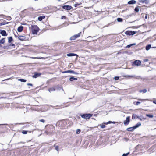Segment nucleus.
I'll use <instances>...</instances> for the list:
<instances>
[{
	"label": "nucleus",
	"mask_w": 156,
	"mask_h": 156,
	"mask_svg": "<svg viewBox=\"0 0 156 156\" xmlns=\"http://www.w3.org/2000/svg\"><path fill=\"white\" fill-rule=\"evenodd\" d=\"M8 44L5 45L6 44L5 37H3L0 39V48H2L4 49H8L14 48L15 47V44H13L12 42L13 41V39L12 36L7 37Z\"/></svg>",
	"instance_id": "nucleus-1"
},
{
	"label": "nucleus",
	"mask_w": 156,
	"mask_h": 156,
	"mask_svg": "<svg viewBox=\"0 0 156 156\" xmlns=\"http://www.w3.org/2000/svg\"><path fill=\"white\" fill-rule=\"evenodd\" d=\"M134 99L137 100L139 101H134L133 102V104L135 106H138L140 105L141 103L143 102H144L146 101H149L148 99H140L137 98H133Z\"/></svg>",
	"instance_id": "nucleus-2"
},
{
	"label": "nucleus",
	"mask_w": 156,
	"mask_h": 156,
	"mask_svg": "<svg viewBox=\"0 0 156 156\" xmlns=\"http://www.w3.org/2000/svg\"><path fill=\"white\" fill-rule=\"evenodd\" d=\"M31 30L32 33L34 34H37L40 29L36 25H32L31 27Z\"/></svg>",
	"instance_id": "nucleus-3"
},
{
	"label": "nucleus",
	"mask_w": 156,
	"mask_h": 156,
	"mask_svg": "<svg viewBox=\"0 0 156 156\" xmlns=\"http://www.w3.org/2000/svg\"><path fill=\"white\" fill-rule=\"evenodd\" d=\"M117 123V122H112L111 121H109L108 122H104L103 123L100 124V127L101 128H104L105 127V125H108L109 124L113 123V124H115L116 123Z\"/></svg>",
	"instance_id": "nucleus-4"
},
{
	"label": "nucleus",
	"mask_w": 156,
	"mask_h": 156,
	"mask_svg": "<svg viewBox=\"0 0 156 156\" xmlns=\"http://www.w3.org/2000/svg\"><path fill=\"white\" fill-rule=\"evenodd\" d=\"M69 122H70V120L69 119H64L60 121V122H61L63 124V126H62L63 128L62 129H65V127L66 126L69 124Z\"/></svg>",
	"instance_id": "nucleus-5"
},
{
	"label": "nucleus",
	"mask_w": 156,
	"mask_h": 156,
	"mask_svg": "<svg viewBox=\"0 0 156 156\" xmlns=\"http://www.w3.org/2000/svg\"><path fill=\"white\" fill-rule=\"evenodd\" d=\"M92 115L90 114H84L80 115L81 117L86 119H89L92 117Z\"/></svg>",
	"instance_id": "nucleus-6"
},
{
	"label": "nucleus",
	"mask_w": 156,
	"mask_h": 156,
	"mask_svg": "<svg viewBox=\"0 0 156 156\" xmlns=\"http://www.w3.org/2000/svg\"><path fill=\"white\" fill-rule=\"evenodd\" d=\"M81 33V32H80L77 34H75L71 36L70 38V40H75L76 38H78L80 36V34Z\"/></svg>",
	"instance_id": "nucleus-7"
},
{
	"label": "nucleus",
	"mask_w": 156,
	"mask_h": 156,
	"mask_svg": "<svg viewBox=\"0 0 156 156\" xmlns=\"http://www.w3.org/2000/svg\"><path fill=\"white\" fill-rule=\"evenodd\" d=\"M136 32L134 31H127L125 32V34L127 35H133L135 34Z\"/></svg>",
	"instance_id": "nucleus-8"
},
{
	"label": "nucleus",
	"mask_w": 156,
	"mask_h": 156,
	"mask_svg": "<svg viewBox=\"0 0 156 156\" xmlns=\"http://www.w3.org/2000/svg\"><path fill=\"white\" fill-rule=\"evenodd\" d=\"M62 8L66 10H69L72 9V7L70 5H64L62 6Z\"/></svg>",
	"instance_id": "nucleus-9"
},
{
	"label": "nucleus",
	"mask_w": 156,
	"mask_h": 156,
	"mask_svg": "<svg viewBox=\"0 0 156 156\" xmlns=\"http://www.w3.org/2000/svg\"><path fill=\"white\" fill-rule=\"evenodd\" d=\"M130 122V117L127 116L126 118V119L124 121V124L125 125H127Z\"/></svg>",
	"instance_id": "nucleus-10"
},
{
	"label": "nucleus",
	"mask_w": 156,
	"mask_h": 156,
	"mask_svg": "<svg viewBox=\"0 0 156 156\" xmlns=\"http://www.w3.org/2000/svg\"><path fill=\"white\" fill-rule=\"evenodd\" d=\"M141 62L139 60H136L133 63V64L134 65L139 66L141 64Z\"/></svg>",
	"instance_id": "nucleus-11"
},
{
	"label": "nucleus",
	"mask_w": 156,
	"mask_h": 156,
	"mask_svg": "<svg viewBox=\"0 0 156 156\" xmlns=\"http://www.w3.org/2000/svg\"><path fill=\"white\" fill-rule=\"evenodd\" d=\"M73 73L75 74H77V73H75L74 71L73 70H68L67 71H63L62 72V73Z\"/></svg>",
	"instance_id": "nucleus-12"
},
{
	"label": "nucleus",
	"mask_w": 156,
	"mask_h": 156,
	"mask_svg": "<svg viewBox=\"0 0 156 156\" xmlns=\"http://www.w3.org/2000/svg\"><path fill=\"white\" fill-rule=\"evenodd\" d=\"M41 74L40 73H35L34 75H33L32 77L33 78H36L40 76Z\"/></svg>",
	"instance_id": "nucleus-13"
},
{
	"label": "nucleus",
	"mask_w": 156,
	"mask_h": 156,
	"mask_svg": "<svg viewBox=\"0 0 156 156\" xmlns=\"http://www.w3.org/2000/svg\"><path fill=\"white\" fill-rule=\"evenodd\" d=\"M19 39L21 40L22 41H25L26 40V38L25 36L20 35L18 37Z\"/></svg>",
	"instance_id": "nucleus-14"
},
{
	"label": "nucleus",
	"mask_w": 156,
	"mask_h": 156,
	"mask_svg": "<svg viewBox=\"0 0 156 156\" xmlns=\"http://www.w3.org/2000/svg\"><path fill=\"white\" fill-rule=\"evenodd\" d=\"M0 34L3 36H7L8 35V34L6 31L4 30H2V31L0 32Z\"/></svg>",
	"instance_id": "nucleus-15"
},
{
	"label": "nucleus",
	"mask_w": 156,
	"mask_h": 156,
	"mask_svg": "<svg viewBox=\"0 0 156 156\" xmlns=\"http://www.w3.org/2000/svg\"><path fill=\"white\" fill-rule=\"evenodd\" d=\"M67 55L68 56H76L77 57L78 56V55L76 54L73 53H70L67 54Z\"/></svg>",
	"instance_id": "nucleus-16"
},
{
	"label": "nucleus",
	"mask_w": 156,
	"mask_h": 156,
	"mask_svg": "<svg viewBox=\"0 0 156 156\" xmlns=\"http://www.w3.org/2000/svg\"><path fill=\"white\" fill-rule=\"evenodd\" d=\"M76 3L74 4L73 5L74 7H78V6L80 5L81 4H82V2H76Z\"/></svg>",
	"instance_id": "nucleus-17"
},
{
	"label": "nucleus",
	"mask_w": 156,
	"mask_h": 156,
	"mask_svg": "<svg viewBox=\"0 0 156 156\" xmlns=\"http://www.w3.org/2000/svg\"><path fill=\"white\" fill-rule=\"evenodd\" d=\"M45 16H40L38 18V19L39 21H41L43 19H44L45 18Z\"/></svg>",
	"instance_id": "nucleus-18"
},
{
	"label": "nucleus",
	"mask_w": 156,
	"mask_h": 156,
	"mask_svg": "<svg viewBox=\"0 0 156 156\" xmlns=\"http://www.w3.org/2000/svg\"><path fill=\"white\" fill-rule=\"evenodd\" d=\"M23 27L22 26H20L18 27L17 30L19 32H21L23 30Z\"/></svg>",
	"instance_id": "nucleus-19"
},
{
	"label": "nucleus",
	"mask_w": 156,
	"mask_h": 156,
	"mask_svg": "<svg viewBox=\"0 0 156 156\" xmlns=\"http://www.w3.org/2000/svg\"><path fill=\"white\" fill-rule=\"evenodd\" d=\"M136 1L134 0H132L129 1L128 2V4L131 5L136 3Z\"/></svg>",
	"instance_id": "nucleus-20"
},
{
	"label": "nucleus",
	"mask_w": 156,
	"mask_h": 156,
	"mask_svg": "<svg viewBox=\"0 0 156 156\" xmlns=\"http://www.w3.org/2000/svg\"><path fill=\"white\" fill-rule=\"evenodd\" d=\"M55 90V87L50 88L48 89V90L50 92H52L54 91Z\"/></svg>",
	"instance_id": "nucleus-21"
},
{
	"label": "nucleus",
	"mask_w": 156,
	"mask_h": 156,
	"mask_svg": "<svg viewBox=\"0 0 156 156\" xmlns=\"http://www.w3.org/2000/svg\"><path fill=\"white\" fill-rule=\"evenodd\" d=\"M135 129L134 128H133V127H129L126 130L128 131H132L134 130Z\"/></svg>",
	"instance_id": "nucleus-22"
},
{
	"label": "nucleus",
	"mask_w": 156,
	"mask_h": 156,
	"mask_svg": "<svg viewBox=\"0 0 156 156\" xmlns=\"http://www.w3.org/2000/svg\"><path fill=\"white\" fill-rule=\"evenodd\" d=\"M31 58L34 59H44L45 58L42 57H31Z\"/></svg>",
	"instance_id": "nucleus-23"
},
{
	"label": "nucleus",
	"mask_w": 156,
	"mask_h": 156,
	"mask_svg": "<svg viewBox=\"0 0 156 156\" xmlns=\"http://www.w3.org/2000/svg\"><path fill=\"white\" fill-rule=\"evenodd\" d=\"M141 125V124L140 123H138L137 124H136V125L134 126H133V128H134V129H135L136 128H137L139 127V126Z\"/></svg>",
	"instance_id": "nucleus-24"
},
{
	"label": "nucleus",
	"mask_w": 156,
	"mask_h": 156,
	"mask_svg": "<svg viewBox=\"0 0 156 156\" xmlns=\"http://www.w3.org/2000/svg\"><path fill=\"white\" fill-rule=\"evenodd\" d=\"M151 45H150V44L148 45L147 46H146V49L147 50H148L151 48Z\"/></svg>",
	"instance_id": "nucleus-25"
},
{
	"label": "nucleus",
	"mask_w": 156,
	"mask_h": 156,
	"mask_svg": "<svg viewBox=\"0 0 156 156\" xmlns=\"http://www.w3.org/2000/svg\"><path fill=\"white\" fill-rule=\"evenodd\" d=\"M139 6H137L134 9L135 11L137 12H138L139 11Z\"/></svg>",
	"instance_id": "nucleus-26"
},
{
	"label": "nucleus",
	"mask_w": 156,
	"mask_h": 156,
	"mask_svg": "<svg viewBox=\"0 0 156 156\" xmlns=\"http://www.w3.org/2000/svg\"><path fill=\"white\" fill-rule=\"evenodd\" d=\"M77 80V78H74V77H71L69 79V80L71 81H72L73 80Z\"/></svg>",
	"instance_id": "nucleus-27"
},
{
	"label": "nucleus",
	"mask_w": 156,
	"mask_h": 156,
	"mask_svg": "<svg viewBox=\"0 0 156 156\" xmlns=\"http://www.w3.org/2000/svg\"><path fill=\"white\" fill-rule=\"evenodd\" d=\"M147 91V90L146 89H144L143 90H140L139 91V92L141 93L143 92L144 93H145Z\"/></svg>",
	"instance_id": "nucleus-28"
},
{
	"label": "nucleus",
	"mask_w": 156,
	"mask_h": 156,
	"mask_svg": "<svg viewBox=\"0 0 156 156\" xmlns=\"http://www.w3.org/2000/svg\"><path fill=\"white\" fill-rule=\"evenodd\" d=\"M8 23L6 22L5 21V22H2L1 23H0V26L7 24Z\"/></svg>",
	"instance_id": "nucleus-29"
},
{
	"label": "nucleus",
	"mask_w": 156,
	"mask_h": 156,
	"mask_svg": "<svg viewBox=\"0 0 156 156\" xmlns=\"http://www.w3.org/2000/svg\"><path fill=\"white\" fill-rule=\"evenodd\" d=\"M117 20L119 22H122V21L123 20L122 18H118L117 19Z\"/></svg>",
	"instance_id": "nucleus-30"
},
{
	"label": "nucleus",
	"mask_w": 156,
	"mask_h": 156,
	"mask_svg": "<svg viewBox=\"0 0 156 156\" xmlns=\"http://www.w3.org/2000/svg\"><path fill=\"white\" fill-rule=\"evenodd\" d=\"M19 81H20L21 82H25L27 81V80L25 79H20L18 80Z\"/></svg>",
	"instance_id": "nucleus-31"
},
{
	"label": "nucleus",
	"mask_w": 156,
	"mask_h": 156,
	"mask_svg": "<svg viewBox=\"0 0 156 156\" xmlns=\"http://www.w3.org/2000/svg\"><path fill=\"white\" fill-rule=\"evenodd\" d=\"M146 116H147L149 118H152L153 117V115H151V114H147V115H146Z\"/></svg>",
	"instance_id": "nucleus-32"
},
{
	"label": "nucleus",
	"mask_w": 156,
	"mask_h": 156,
	"mask_svg": "<svg viewBox=\"0 0 156 156\" xmlns=\"http://www.w3.org/2000/svg\"><path fill=\"white\" fill-rule=\"evenodd\" d=\"M80 130L79 129H77L76 130V133L79 134L80 133Z\"/></svg>",
	"instance_id": "nucleus-33"
},
{
	"label": "nucleus",
	"mask_w": 156,
	"mask_h": 156,
	"mask_svg": "<svg viewBox=\"0 0 156 156\" xmlns=\"http://www.w3.org/2000/svg\"><path fill=\"white\" fill-rule=\"evenodd\" d=\"M27 131L23 130L22 131V133L24 134H26L27 133Z\"/></svg>",
	"instance_id": "nucleus-34"
},
{
	"label": "nucleus",
	"mask_w": 156,
	"mask_h": 156,
	"mask_svg": "<svg viewBox=\"0 0 156 156\" xmlns=\"http://www.w3.org/2000/svg\"><path fill=\"white\" fill-rule=\"evenodd\" d=\"M135 44H131L128 45H127L126 47L128 48H130V47H131V46L134 45Z\"/></svg>",
	"instance_id": "nucleus-35"
},
{
	"label": "nucleus",
	"mask_w": 156,
	"mask_h": 156,
	"mask_svg": "<svg viewBox=\"0 0 156 156\" xmlns=\"http://www.w3.org/2000/svg\"><path fill=\"white\" fill-rule=\"evenodd\" d=\"M39 121L43 123L45 122V120L43 119L39 120Z\"/></svg>",
	"instance_id": "nucleus-36"
},
{
	"label": "nucleus",
	"mask_w": 156,
	"mask_h": 156,
	"mask_svg": "<svg viewBox=\"0 0 156 156\" xmlns=\"http://www.w3.org/2000/svg\"><path fill=\"white\" fill-rule=\"evenodd\" d=\"M119 79V77L118 76H116V77H115V78H114V79L115 80H118Z\"/></svg>",
	"instance_id": "nucleus-37"
},
{
	"label": "nucleus",
	"mask_w": 156,
	"mask_h": 156,
	"mask_svg": "<svg viewBox=\"0 0 156 156\" xmlns=\"http://www.w3.org/2000/svg\"><path fill=\"white\" fill-rule=\"evenodd\" d=\"M129 154V153H127L126 154H123L122 156H127Z\"/></svg>",
	"instance_id": "nucleus-38"
},
{
	"label": "nucleus",
	"mask_w": 156,
	"mask_h": 156,
	"mask_svg": "<svg viewBox=\"0 0 156 156\" xmlns=\"http://www.w3.org/2000/svg\"><path fill=\"white\" fill-rule=\"evenodd\" d=\"M66 18V17L65 16H62L61 17L62 19H65Z\"/></svg>",
	"instance_id": "nucleus-39"
},
{
	"label": "nucleus",
	"mask_w": 156,
	"mask_h": 156,
	"mask_svg": "<svg viewBox=\"0 0 156 156\" xmlns=\"http://www.w3.org/2000/svg\"><path fill=\"white\" fill-rule=\"evenodd\" d=\"M55 149L57 151H58V149H59V147L58 146H55Z\"/></svg>",
	"instance_id": "nucleus-40"
},
{
	"label": "nucleus",
	"mask_w": 156,
	"mask_h": 156,
	"mask_svg": "<svg viewBox=\"0 0 156 156\" xmlns=\"http://www.w3.org/2000/svg\"><path fill=\"white\" fill-rule=\"evenodd\" d=\"M144 62H146L148 61V59H144L143 60Z\"/></svg>",
	"instance_id": "nucleus-41"
},
{
	"label": "nucleus",
	"mask_w": 156,
	"mask_h": 156,
	"mask_svg": "<svg viewBox=\"0 0 156 156\" xmlns=\"http://www.w3.org/2000/svg\"><path fill=\"white\" fill-rule=\"evenodd\" d=\"M27 85H28V86H32V84L31 83H27Z\"/></svg>",
	"instance_id": "nucleus-42"
},
{
	"label": "nucleus",
	"mask_w": 156,
	"mask_h": 156,
	"mask_svg": "<svg viewBox=\"0 0 156 156\" xmlns=\"http://www.w3.org/2000/svg\"><path fill=\"white\" fill-rule=\"evenodd\" d=\"M153 103L156 104V100L153 101Z\"/></svg>",
	"instance_id": "nucleus-43"
},
{
	"label": "nucleus",
	"mask_w": 156,
	"mask_h": 156,
	"mask_svg": "<svg viewBox=\"0 0 156 156\" xmlns=\"http://www.w3.org/2000/svg\"><path fill=\"white\" fill-rule=\"evenodd\" d=\"M147 14H146L145 16V19H147Z\"/></svg>",
	"instance_id": "nucleus-44"
},
{
	"label": "nucleus",
	"mask_w": 156,
	"mask_h": 156,
	"mask_svg": "<svg viewBox=\"0 0 156 156\" xmlns=\"http://www.w3.org/2000/svg\"><path fill=\"white\" fill-rule=\"evenodd\" d=\"M4 16V15H0V16Z\"/></svg>",
	"instance_id": "nucleus-45"
},
{
	"label": "nucleus",
	"mask_w": 156,
	"mask_h": 156,
	"mask_svg": "<svg viewBox=\"0 0 156 156\" xmlns=\"http://www.w3.org/2000/svg\"><path fill=\"white\" fill-rule=\"evenodd\" d=\"M15 37H17V36L16 35H15Z\"/></svg>",
	"instance_id": "nucleus-46"
},
{
	"label": "nucleus",
	"mask_w": 156,
	"mask_h": 156,
	"mask_svg": "<svg viewBox=\"0 0 156 156\" xmlns=\"http://www.w3.org/2000/svg\"><path fill=\"white\" fill-rule=\"evenodd\" d=\"M132 118H133V115Z\"/></svg>",
	"instance_id": "nucleus-47"
},
{
	"label": "nucleus",
	"mask_w": 156,
	"mask_h": 156,
	"mask_svg": "<svg viewBox=\"0 0 156 156\" xmlns=\"http://www.w3.org/2000/svg\"><path fill=\"white\" fill-rule=\"evenodd\" d=\"M1 37V36L0 35V38Z\"/></svg>",
	"instance_id": "nucleus-48"
}]
</instances>
